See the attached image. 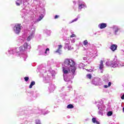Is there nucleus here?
<instances>
[{"instance_id": "1", "label": "nucleus", "mask_w": 124, "mask_h": 124, "mask_svg": "<svg viewBox=\"0 0 124 124\" xmlns=\"http://www.w3.org/2000/svg\"><path fill=\"white\" fill-rule=\"evenodd\" d=\"M63 73V79L65 82H69L72 84L73 81L71 80L74 78L76 75V63L70 59H66L64 60V63L62 64Z\"/></svg>"}, {"instance_id": "2", "label": "nucleus", "mask_w": 124, "mask_h": 124, "mask_svg": "<svg viewBox=\"0 0 124 124\" xmlns=\"http://www.w3.org/2000/svg\"><path fill=\"white\" fill-rule=\"evenodd\" d=\"M31 48V45H28L25 43L19 47H10L8 51L6 52V55L8 57H10L11 55H16L17 57H20L21 59H23L24 61H26L28 58L27 51Z\"/></svg>"}, {"instance_id": "3", "label": "nucleus", "mask_w": 124, "mask_h": 124, "mask_svg": "<svg viewBox=\"0 0 124 124\" xmlns=\"http://www.w3.org/2000/svg\"><path fill=\"white\" fill-rule=\"evenodd\" d=\"M30 29L31 30V31H28L26 38L24 36L18 38L17 41L18 43L23 44V43L26 42V40L27 41H31V40L34 37L35 34V26L33 25V23H31L30 25Z\"/></svg>"}, {"instance_id": "4", "label": "nucleus", "mask_w": 124, "mask_h": 124, "mask_svg": "<svg viewBox=\"0 0 124 124\" xmlns=\"http://www.w3.org/2000/svg\"><path fill=\"white\" fill-rule=\"evenodd\" d=\"M16 3L17 6H20V5H22V4L23 5L22 6V7L23 9L21 10L20 15L22 19H24V20H26L28 15V12H27V10L25 9V8L27 6L26 0H17L16 1Z\"/></svg>"}, {"instance_id": "5", "label": "nucleus", "mask_w": 124, "mask_h": 124, "mask_svg": "<svg viewBox=\"0 0 124 124\" xmlns=\"http://www.w3.org/2000/svg\"><path fill=\"white\" fill-rule=\"evenodd\" d=\"M41 67H42V66H39L37 68V71H39V72L41 73L40 75L41 77L44 78L43 80L45 83H51L52 81L51 80V77H50V75H51V74L46 73V70H45V69H41Z\"/></svg>"}, {"instance_id": "6", "label": "nucleus", "mask_w": 124, "mask_h": 124, "mask_svg": "<svg viewBox=\"0 0 124 124\" xmlns=\"http://www.w3.org/2000/svg\"><path fill=\"white\" fill-rule=\"evenodd\" d=\"M38 50L39 56H47L50 53V49L48 48H45L42 46H38Z\"/></svg>"}, {"instance_id": "7", "label": "nucleus", "mask_w": 124, "mask_h": 124, "mask_svg": "<svg viewBox=\"0 0 124 124\" xmlns=\"http://www.w3.org/2000/svg\"><path fill=\"white\" fill-rule=\"evenodd\" d=\"M27 95L28 99L33 100L34 99H36L37 96H39V93H38V91H35V92L30 91L27 93Z\"/></svg>"}, {"instance_id": "8", "label": "nucleus", "mask_w": 124, "mask_h": 124, "mask_svg": "<svg viewBox=\"0 0 124 124\" xmlns=\"http://www.w3.org/2000/svg\"><path fill=\"white\" fill-rule=\"evenodd\" d=\"M96 104L98 109V114L103 116V112L104 111L105 106L101 102H96Z\"/></svg>"}, {"instance_id": "9", "label": "nucleus", "mask_w": 124, "mask_h": 124, "mask_svg": "<svg viewBox=\"0 0 124 124\" xmlns=\"http://www.w3.org/2000/svg\"><path fill=\"white\" fill-rule=\"evenodd\" d=\"M122 66H124V63L122 62L119 60H117L116 59H114L112 61V63L111 64V67L113 68L116 67H122Z\"/></svg>"}, {"instance_id": "10", "label": "nucleus", "mask_w": 124, "mask_h": 124, "mask_svg": "<svg viewBox=\"0 0 124 124\" xmlns=\"http://www.w3.org/2000/svg\"><path fill=\"white\" fill-rule=\"evenodd\" d=\"M22 24L17 23L15 25L13 28V31L16 34H19L21 32V30H22Z\"/></svg>"}, {"instance_id": "11", "label": "nucleus", "mask_w": 124, "mask_h": 124, "mask_svg": "<svg viewBox=\"0 0 124 124\" xmlns=\"http://www.w3.org/2000/svg\"><path fill=\"white\" fill-rule=\"evenodd\" d=\"M39 18L36 19L34 22V24H36L37 23H38V22H40V21L43 19L44 16H45V9H42L41 11L39 12Z\"/></svg>"}, {"instance_id": "12", "label": "nucleus", "mask_w": 124, "mask_h": 124, "mask_svg": "<svg viewBox=\"0 0 124 124\" xmlns=\"http://www.w3.org/2000/svg\"><path fill=\"white\" fill-rule=\"evenodd\" d=\"M87 8V5L85 2L79 0L78 4V11L80 12V11H82V9Z\"/></svg>"}, {"instance_id": "13", "label": "nucleus", "mask_w": 124, "mask_h": 124, "mask_svg": "<svg viewBox=\"0 0 124 124\" xmlns=\"http://www.w3.org/2000/svg\"><path fill=\"white\" fill-rule=\"evenodd\" d=\"M111 29H112L114 34L115 35H119L120 34V32H121V28H120V27L113 25L111 27Z\"/></svg>"}, {"instance_id": "14", "label": "nucleus", "mask_w": 124, "mask_h": 124, "mask_svg": "<svg viewBox=\"0 0 124 124\" xmlns=\"http://www.w3.org/2000/svg\"><path fill=\"white\" fill-rule=\"evenodd\" d=\"M89 51V57H90V58H95V57H97V50H96L95 47H93V49H91Z\"/></svg>"}, {"instance_id": "15", "label": "nucleus", "mask_w": 124, "mask_h": 124, "mask_svg": "<svg viewBox=\"0 0 124 124\" xmlns=\"http://www.w3.org/2000/svg\"><path fill=\"white\" fill-rule=\"evenodd\" d=\"M101 79L100 78L95 77L92 78V84H93V85H94V86H99V85L101 83Z\"/></svg>"}, {"instance_id": "16", "label": "nucleus", "mask_w": 124, "mask_h": 124, "mask_svg": "<svg viewBox=\"0 0 124 124\" xmlns=\"http://www.w3.org/2000/svg\"><path fill=\"white\" fill-rule=\"evenodd\" d=\"M48 89L49 93H53V92H54L56 89V86H55V84H53L52 82H50L49 84Z\"/></svg>"}, {"instance_id": "17", "label": "nucleus", "mask_w": 124, "mask_h": 124, "mask_svg": "<svg viewBox=\"0 0 124 124\" xmlns=\"http://www.w3.org/2000/svg\"><path fill=\"white\" fill-rule=\"evenodd\" d=\"M98 71L101 73H103L104 71V65L103 64V61H100V64H99Z\"/></svg>"}, {"instance_id": "18", "label": "nucleus", "mask_w": 124, "mask_h": 124, "mask_svg": "<svg viewBox=\"0 0 124 124\" xmlns=\"http://www.w3.org/2000/svg\"><path fill=\"white\" fill-rule=\"evenodd\" d=\"M107 27V23H100L98 25V28L99 29H100V30H102V29H105Z\"/></svg>"}, {"instance_id": "19", "label": "nucleus", "mask_w": 124, "mask_h": 124, "mask_svg": "<svg viewBox=\"0 0 124 124\" xmlns=\"http://www.w3.org/2000/svg\"><path fill=\"white\" fill-rule=\"evenodd\" d=\"M109 79H110V77H109L108 75H105L103 76V81L106 83L109 82Z\"/></svg>"}, {"instance_id": "20", "label": "nucleus", "mask_w": 124, "mask_h": 124, "mask_svg": "<svg viewBox=\"0 0 124 124\" xmlns=\"http://www.w3.org/2000/svg\"><path fill=\"white\" fill-rule=\"evenodd\" d=\"M70 43L69 41H67L65 43V48L68 49V50H71L73 47H72L71 46H69Z\"/></svg>"}, {"instance_id": "21", "label": "nucleus", "mask_w": 124, "mask_h": 124, "mask_svg": "<svg viewBox=\"0 0 124 124\" xmlns=\"http://www.w3.org/2000/svg\"><path fill=\"white\" fill-rule=\"evenodd\" d=\"M39 111V114H43V115H46L48 114V113H50V111L48 110L45 112V109H40Z\"/></svg>"}, {"instance_id": "22", "label": "nucleus", "mask_w": 124, "mask_h": 124, "mask_svg": "<svg viewBox=\"0 0 124 124\" xmlns=\"http://www.w3.org/2000/svg\"><path fill=\"white\" fill-rule=\"evenodd\" d=\"M80 17L81 16H80V15H78L77 17L76 18H75L74 19H73V20L70 21L69 22V24H72V23H74V22H77V21H78V20H79V19H80Z\"/></svg>"}, {"instance_id": "23", "label": "nucleus", "mask_w": 124, "mask_h": 124, "mask_svg": "<svg viewBox=\"0 0 124 124\" xmlns=\"http://www.w3.org/2000/svg\"><path fill=\"white\" fill-rule=\"evenodd\" d=\"M117 48H118V46L115 44L111 45L110 46V49L111 51H115L117 49Z\"/></svg>"}, {"instance_id": "24", "label": "nucleus", "mask_w": 124, "mask_h": 124, "mask_svg": "<svg viewBox=\"0 0 124 124\" xmlns=\"http://www.w3.org/2000/svg\"><path fill=\"white\" fill-rule=\"evenodd\" d=\"M44 32L45 33H46L47 35H50L51 34V31L47 29H45Z\"/></svg>"}, {"instance_id": "25", "label": "nucleus", "mask_w": 124, "mask_h": 124, "mask_svg": "<svg viewBox=\"0 0 124 124\" xmlns=\"http://www.w3.org/2000/svg\"><path fill=\"white\" fill-rule=\"evenodd\" d=\"M92 122L93 124H100V123H99V122L98 121L96 120L95 118H93L92 119Z\"/></svg>"}, {"instance_id": "26", "label": "nucleus", "mask_w": 124, "mask_h": 124, "mask_svg": "<svg viewBox=\"0 0 124 124\" xmlns=\"http://www.w3.org/2000/svg\"><path fill=\"white\" fill-rule=\"evenodd\" d=\"M34 85H35V82L34 81H31L30 85L29 86V89H32V86H34Z\"/></svg>"}, {"instance_id": "27", "label": "nucleus", "mask_w": 124, "mask_h": 124, "mask_svg": "<svg viewBox=\"0 0 124 124\" xmlns=\"http://www.w3.org/2000/svg\"><path fill=\"white\" fill-rule=\"evenodd\" d=\"M111 64H112V61L110 62L109 61H108L106 62V65H107V66H111Z\"/></svg>"}, {"instance_id": "28", "label": "nucleus", "mask_w": 124, "mask_h": 124, "mask_svg": "<svg viewBox=\"0 0 124 124\" xmlns=\"http://www.w3.org/2000/svg\"><path fill=\"white\" fill-rule=\"evenodd\" d=\"M83 61H85L86 62H87V61H89V60H90V57L88 56H84L83 57Z\"/></svg>"}, {"instance_id": "29", "label": "nucleus", "mask_w": 124, "mask_h": 124, "mask_svg": "<svg viewBox=\"0 0 124 124\" xmlns=\"http://www.w3.org/2000/svg\"><path fill=\"white\" fill-rule=\"evenodd\" d=\"M83 44L84 46H87V45H89L90 44L88 42V40H85L83 42Z\"/></svg>"}, {"instance_id": "30", "label": "nucleus", "mask_w": 124, "mask_h": 124, "mask_svg": "<svg viewBox=\"0 0 124 124\" xmlns=\"http://www.w3.org/2000/svg\"><path fill=\"white\" fill-rule=\"evenodd\" d=\"M112 84V83L111 82H109L108 83V85H105L104 86V87L106 89L108 88V87H111V85Z\"/></svg>"}, {"instance_id": "31", "label": "nucleus", "mask_w": 124, "mask_h": 124, "mask_svg": "<svg viewBox=\"0 0 124 124\" xmlns=\"http://www.w3.org/2000/svg\"><path fill=\"white\" fill-rule=\"evenodd\" d=\"M67 108L68 109H72V108H74V106L72 104H69L67 106Z\"/></svg>"}, {"instance_id": "32", "label": "nucleus", "mask_w": 124, "mask_h": 124, "mask_svg": "<svg viewBox=\"0 0 124 124\" xmlns=\"http://www.w3.org/2000/svg\"><path fill=\"white\" fill-rule=\"evenodd\" d=\"M113 115V112L109 111L107 113V116L108 117H111V116H112Z\"/></svg>"}, {"instance_id": "33", "label": "nucleus", "mask_w": 124, "mask_h": 124, "mask_svg": "<svg viewBox=\"0 0 124 124\" xmlns=\"http://www.w3.org/2000/svg\"><path fill=\"white\" fill-rule=\"evenodd\" d=\"M55 53H58L59 54V55H62V50L60 49H58L56 51Z\"/></svg>"}, {"instance_id": "34", "label": "nucleus", "mask_w": 124, "mask_h": 124, "mask_svg": "<svg viewBox=\"0 0 124 124\" xmlns=\"http://www.w3.org/2000/svg\"><path fill=\"white\" fill-rule=\"evenodd\" d=\"M35 124H41V121L39 119H37L35 121Z\"/></svg>"}, {"instance_id": "35", "label": "nucleus", "mask_w": 124, "mask_h": 124, "mask_svg": "<svg viewBox=\"0 0 124 124\" xmlns=\"http://www.w3.org/2000/svg\"><path fill=\"white\" fill-rule=\"evenodd\" d=\"M61 31L62 32H65L66 31V28L65 27L62 28Z\"/></svg>"}, {"instance_id": "36", "label": "nucleus", "mask_w": 124, "mask_h": 124, "mask_svg": "<svg viewBox=\"0 0 124 124\" xmlns=\"http://www.w3.org/2000/svg\"><path fill=\"white\" fill-rule=\"evenodd\" d=\"M29 79H30V78H29V77H26L24 78V80L26 82H28V81H29Z\"/></svg>"}, {"instance_id": "37", "label": "nucleus", "mask_w": 124, "mask_h": 124, "mask_svg": "<svg viewBox=\"0 0 124 124\" xmlns=\"http://www.w3.org/2000/svg\"><path fill=\"white\" fill-rule=\"evenodd\" d=\"M87 77L88 78V79H91L92 78V75L91 74L87 75Z\"/></svg>"}, {"instance_id": "38", "label": "nucleus", "mask_w": 124, "mask_h": 124, "mask_svg": "<svg viewBox=\"0 0 124 124\" xmlns=\"http://www.w3.org/2000/svg\"><path fill=\"white\" fill-rule=\"evenodd\" d=\"M121 99H124V93H122L121 94Z\"/></svg>"}, {"instance_id": "39", "label": "nucleus", "mask_w": 124, "mask_h": 124, "mask_svg": "<svg viewBox=\"0 0 124 124\" xmlns=\"http://www.w3.org/2000/svg\"><path fill=\"white\" fill-rule=\"evenodd\" d=\"M68 39V38L66 37H63V40H64V41H65L66 40H67Z\"/></svg>"}, {"instance_id": "40", "label": "nucleus", "mask_w": 124, "mask_h": 124, "mask_svg": "<svg viewBox=\"0 0 124 124\" xmlns=\"http://www.w3.org/2000/svg\"><path fill=\"white\" fill-rule=\"evenodd\" d=\"M71 42L72 43H75V39L74 38V39H71Z\"/></svg>"}, {"instance_id": "41", "label": "nucleus", "mask_w": 124, "mask_h": 124, "mask_svg": "<svg viewBox=\"0 0 124 124\" xmlns=\"http://www.w3.org/2000/svg\"><path fill=\"white\" fill-rule=\"evenodd\" d=\"M61 48H62V46L61 45H60L58 46V49H59L61 50Z\"/></svg>"}, {"instance_id": "42", "label": "nucleus", "mask_w": 124, "mask_h": 124, "mask_svg": "<svg viewBox=\"0 0 124 124\" xmlns=\"http://www.w3.org/2000/svg\"><path fill=\"white\" fill-rule=\"evenodd\" d=\"M59 17H60L58 15H56L54 17V19H58V18H59Z\"/></svg>"}, {"instance_id": "43", "label": "nucleus", "mask_w": 124, "mask_h": 124, "mask_svg": "<svg viewBox=\"0 0 124 124\" xmlns=\"http://www.w3.org/2000/svg\"><path fill=\"white\" fill-rule=\"evenodd\" d=\"M67 89H72V86L71 85H69L67 87Z\"/></svg>"}, {"instance_id": "44", "label": "nucleus", "mask_w": 124, "mask_h": 124, "mask_svg": "<svg viewBox=\"0 0 124 124\" xmlns=\"http://www.w3.org/2000/svg\"><path fill=\"white\" fill-rule=\"evenodd\" d=\"M89 118H86L85 119H84V122H88V121H89Z\"/></svg>"}, {"instance_id": "45", "label": "nucleus", "mask_w": 124, "mask_h": 124, "mask_svg": "<svg viewBox=\"0 0 124 124\" xmlns=\"http://www.w3.org/2000/svg\"><path fill=\"white\" fill-rule=\"evenodd\" d=\"M87 70L88 71H89V72H92V71H93V70H92V69H87Z\"/></svg>"}, {"instance_id": "46", "label": "nucleus", "mask_w": 124, "mask_h": 124, "mask_svg": "<svg viewBox=\"0 0 124 124\" xmlns=\"http://www.w3.org/2000/svg\"><path fill=\"white\" fill-rule=\"evenodd\" d=\"M30 0H25V2L26 3V4H29V3H28V1H29Z\"/></svg>"}, {"instance_id": "47", "label": "nucleus", "mask_w": 124, "mask_h": 124, "mask_svg": "<svg viewBox=\"0 0 124 124\" xmlns=\"http://www.w3.org/2000/svg\"><path fill=\"white\" fill-rule=\"evenodd\" d=\"M71 37H75V34H73L72 35H71Z\"/></svg>"}, {"instance_id": "48", "label": "nucleus", "mask_w": 124, "mask_h": 124, "mask_svg": "<svg viewBox=\"0 0 124 124\" xmlns=\"http://www.w3.org/2000/svg\"><path fill=\"white\" fill-rule=\"evenodd\" d=\"M121 52H122V53H123V55H124V50L122 49Z\"/></svg>"}, {"instance_id": "49", "label": "nucleus", "mask_w": 124, "mask_h": 124, "mask_svg": "<svg viewBox=\"0 0 124 124\" xmlns=\"http://www.w3.org/2000/svg\"><path fill=\"white\" fill-rule=\"evenodd\" d=\"M110 124H115V123L114 122H110Z\"/></svg>"}, {"instance_id": "50", "label": "nucleus", "mask_w": 124, "mask_h": 124, "mask_svg": "<svg viewBox=\"0 0 124 124\" xmlns=\"http://www.w3.org/2000/svg\"><path fill=\"white\" fill-rule=\"evenodd\" d=\"M73 3H74L75 4H76V1H73Z\"/></svg>"}, {"instance_id": "51", "label": "nucleus", "mask_w": 124, "mask_h": 124, "mask_svg": "<svg viewBox=\"0 0 124 124\" xmlns=\"http://www.w3.org/2000/svg\"><path fill=\"white\" fill-rule=\"evenodd\" d=\"M57 102H61V100L59 99V100L57 101Z\"/></svg>"}, {"instance_id": "52", "label": "nucleus", "mask_w": 124, "mask_h": 124, "mask_svg": "<svg viewBox=\"0 0 124 124\" xmlns=\"http://www.w3.org/2000/svg\"><path fill=\"white\" fill-rule=\"evenodd\" d=\"M94 34L95 35L96 34V32L94 33Z\"/></svg>"}, {"instance_id": "53", "label": "nucleus", "mask_w": 124, "mask_h": 124, "mask_svg": "<svg viewBox=\"0 0 124 124\" xmlns=\"http://www.w3.org/2000/svg\"><path fill=\"white\" fill-rule=\"evenodd\" d=\"M80 45H82V43H80Z\"/></svg>"}, {"instance_id": "54", "label": "nucleus", "mask_w": 124, "mask_h": 124, "mask_svg": "<svg viewBox=\"0 0 124 124\" xmlns=\"http://www.w3.org/2000/svg\"><path fill=\"white\" fill-rule=\"evenodd\" d=\"M57 107H55V108H57Z\"/></svg>"}, {"instance_id": "55", "label": "nucleus", "mask_w": 124, "mask_h": 124, "mask_svg": "<svg viewBox=\"0 0 124 124\" xmlns=\"http://www.w3.org/2000/svg\"><path fill=\"white\" fill-rule=\"evenodd\" d=\"M83 64V63H81V64Z\"/></svg>"}]
</instances>
